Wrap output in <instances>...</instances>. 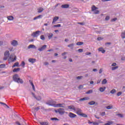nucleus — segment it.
I'll use <instances>...</instances> for the list:
<instances>
[{"mask_svg": "<svg viewBox=\"0 0 125 125\" xmlns=\"http://www.w3.org/2000/svg\"><path fill=\"white\" fill-rule=\"evenodd\" d=\"M13 80L16 83H23V80L19 77V75L18 74H15L13 76Z\"/></svg>", "mask_w": 125, "mask_h": 125, "instance_id": "nucleus-1", "label": "nucleus"}, {"mask_svg": "<svg viewBox=\"0 0 125 125\" xmlns=\"http://www.w3.org/2000/svg\"><path fill=\"white\" fill-rule=\"evenodd\" d=\"M16 56L15 55H11L8 59V61L9 63H11L12 62H14V61H16Z\"/></svg>", "mask_w": 125, "mask_h": 125, "instance_id": "nucleus-2", "label": "nucleus"}, {"mask_svg": "<svg viewBox=\"0 0 125 125\" xmlns=\"http://www.w3.org/2000/svg\"><path fill=\"white\" fill-rule=\"evenodd\" d=\"M98 8L96 7L95 5H93L91 7V11L94 12V14H99V10H97Z\"/></svg>", "mask_w": 125, "mask_h": 125, "instance_id": "nucleus-3", "label": "nucleus"}, {"mask_svg": "<svg viewBox=\"0 0 125 125\" xmlns=\"http://www.w3.org/2000/svg\"><path fill=\"white\" fill-rule=\"evenodd\" d=\"M56 113H59L60 115H64L65 114V110L63 108H59L57 110H55Z\"/></svg>", "mask_w": 125, "mask_h": 125, "instance_id": "nucleus-4", "label": "nucleus"}, {"mask_svg": "<svg viewBox=\"0 0 125 125\" xmlns=\"http://www.w3.org/2000/svg\"><path fill=\"white\" fill-rule=\"evenodd\" d=\"M9 55H10L9 51H6L4 53V57L3 58V60H7V58H8V56H9Z\"/></svg>", "mask_w": 125, "mask_h": 125, "instance_id": "nucleus-5", "label": "nucleus"}, {"mask_svg": "<svg viewBox=\"0 0 125 125\" xmlns=\"http://www.w3.org/2000/svg\"><path fill=\"white\" fill-rule=\"evenodd\" d=\"M40 33H41V31H37L35 32H33L31 36L32 37H34V38H37V37H39L40 36Z\"/></svg>", "mask_w": 125, "mask_h": 125, "instance_id": "nucleus-6", "label": "nucleus"}, {"mask_svg": "<svg viewBox=\"0 0 125 125\" xmlns=\"http://www.w3.org/2000/svg\"><path fill=\"white\" fill-rule=\"evenodd\" d=\"M54 107L55 108H58V107H60V108H64V105H65L64 104H53Z\"/></svg>", "mask_w": 125, "mask_h": 125, "instance_id": "nucleus-7", "label": "nucleus"}, {"mask_svg": "<svg viewBox=\"0 0 125 125\" xmlns=\"http://www.w3.org/2000/svg\"><path fill=\"white\" fill-rule=\"evenodd\" d=\"M46 47H47V45H44L42 46L41 47L39 48L38 49V50H39V51H43V50H44V49H45V48H46Z\"/></svg>", "mask_w": 125, "mask_h": 125, "instance_id": "nucleus-8", "label": "nucleus"}, {"mask_svg": "<svg viewBox=\"0 0 125 125\" xmlns=\"http://www.w3.org/2000/svg\"><path fill=\"white\" fill-rule=\"evenodd\" d=\"M12 45L13 46H16V45H18V42H17V41L16 40H13L11 42Z\"/></svg>", "mask_w": 125, "mask_h": 125, "instance_id": "nucleus-9", "label": "nucleus"}, {"mask_svg": "<svg viewBox=\"0 0 125 125\" xmlns=\"http://www.w3.org/2000/svg\"><path fill=\"white\" fill-rule=\"evenodd\" d=\"M76 114H77L78 115H79L80 116L82 115V109L80 108H77L76 109Z\"/></svg>", "mask_w": 125, "mask_h": 125, "instance_id": "nucleus-10", "label": "nucleus"}, {"mask_svg": "<svg viewBox=\"0 0 125 125\" xmlns=\"http://www.w3.org/2000/svg\"><path fill=\"white\" fill-rule=\"evenodd\" d=\"M28 61L29 62H30V63L34 64V63H35V62L37 61V60H36V59H29Z\"/></svg>", "mask_w": 125, "mask_h": 125, "instance_id": "nucleus-11", "label": "nucleus"}, {"mask_svg": "<svg viewBox=\"0 0 125 125\" xmlns=\"http://www.w3.org/2000/svg\"><path fill=\"white\" fill-rule=\"evenodd\" d=\"M69 110H72L73 111H76V108L74 105H69L68 106Z\"/></svg>", "mask_w": 125, "mask_h": 125, "instance_id": "nucleus-12", "label": "nucleus"}, {"mask_svg": "<svg viewBox=\"0 0 125 125\" xmlns=\"http://www.w3.org/2000/svg\"><path fill=\"white\" fill-rule=\"evenodd\" d=\"M98 50L99 51H101V52H102V53H105V52H106V51L105 50H104V49H103V47L99 48Z\"/></svg>", "mask_w": 125, "mask_h": 125, "instance_id": "nucleus-13", "label": "nucleus"}, {"mask_svg": "<svg viewBox=\"0 0 125 125\" xmlns=\"http://www.w3.org/2000/svg\"><path fill=\"white\" fill-rule=\"evenodd\" d=\"M69 116L70 117V118H75V117H76L77 115H76V114L72 112H70L69 114Z\"/></svg>", "mask_w": 125, "mask_h": 125, "instance_id": "nucleus-14", "label": "nucleus"}, {"mask_svg": "<svg viewBox=\"0 0 125 125\" xmlns=\"http://www.w3.org/2000/svg\"><path fill=\"white\" fill-rule=\"evenodd\" d=\"M29 83L30 84H31L34 91H36V89L35 88V85H34V83H33V82H32L31 80H29Z\"/></svg>", "mask_w": 125, "mask_h": 125, "instance_id": "nucleus-15", "label": "nucleus"}, {"mask_svg": "<svg viewBox=\"0 0 125 125\" xmlns=\"http://www.w3.org/2000/svg\"><path fill=\"white\" fill-rule=\"evenodd\" d=\"M70 5L69 4H63L62 5V8H69Z\"/></svg>", "mask_w": 125, "mask_h": 125, "instance_id": "nucleus-16", "label": "nucleus"}, {"mask_svg": "<svg viewBox=\"0 0 125 125\" xmlns=\"http://www.w3.org/2000/svg\"><path fill=\"white\" fill-rule=\"evenodd\" d=\"M58 19H59V17H55L53 20L52 24H54V23H55V22L57 21Z\"/></svg>", "mask_w": 125, "mask_h": 125, "instance_id": "nucleus-17", "label": "nucleus"}, {"mask_svg": "<svg viewBox=\"0 0 125 125\" xmlns=\"http://www.w3.org/2000/svg\"><path fill=\"white\" fill-rule=\"evenodd\" d=\"M88 123L89 125H91V124H92V125H99V124H98V123H97V122L89 121Z\"/></svg>", "mask_w": 125, "mask_h": 125, "instance_id": "nucleus-18", "label": "nucleus"}, {"mask_svg": "<svg viewBox=\"0 0 125 125\" xmlns=\"http://www.w3.org/2000/svg\"><path fill=\"white\" fill-rule=\"evenodd\" d=\"M43 10H44V9H43L42 7H40L38 9V13H41L42 12V11H43Z\"/></svg>", "mask_w": 125, "mask_h": 125, "instance_id": "nucleus-19", "label": "nucleus"}, {"mask_svg": "<svg viewBox=\"0 0 125 125\" xmlns=\"http://www.w3.org/2000/svg\"><path fill=\"white\" fill-rule=\"evenodd\" d=\"M28 48H34L35 49H36V48H37V47H36V46L34 44H30L28 46Z\"/></svg>", "mask_w": 125, "mask_h": 125, "instance_id": "nucleus-20", "label": "nucleus"}, {"mask_svg": "<svg viewBox=\"0 0 125 125\" xmlns=\"http://www.w3.org/2000/svg\"><path fill=\"white\" fill-rule=\"evenodd\" d=\"M8 20H9V21H11L12 20H13V19H14V18H13V17L12 16H8L7 17Z\"/></svg>", "mask_w": 125, "mask_h": 125, "instance_id": "nucleus-21", "label": "nucleus"}, {"mask_svg": "<svg viewBox=\"0 0 125 125\" xmlns=\"http://www.w3.org/2000/svg\"><path fill=\"white\" fill-rule=\"evenodd\" d=\"M19 71H20V68H18L14 69L13 72L14 73H17V72H19Z\"/></svg>", "mask_w": 125, "mask_h": 125, "instance_id": "nucleus-22", "label": "nucleus"}, {"mask_svg": "<svg viewBox=\"0 0 125 125\" xmlns=\"http://www.w3.org/2000/svg\"><path fill=\"white\" fill-rule=\"evenodd\" d=\"M88 99H89V98H88V97H84V98L80 99V101H84L85 100H88Z\"/></svg>", "mask_w": 125, "mask_h": 125, "instance_id": "nucleus-23", "label": "nucleus"}, {"mask_svg": "<svg viewBox=\"0 0 125 125\" xmlns=\"http://www.w3.org/2000/svg\"><path fill=\"white\" fill-rule=\"evenodd\" d=\"M40 124L41 125H48V123L46 122H40Z\"/></svg>", "mask_w": 125, "mask_h": 125, "instance_id": "nucleus-24", "label": "nucleus"}, {"mask_svg": "<svg viewBox=\"0 0 125 125\" xmlns=\"http://www.w3.org/2000/svg\"><path fill=\"white\" fill-rule=\"evenodd\" d=\"M53 37V34L50 33H49L48 36V38L49 40H50L51 39V38H52Z\"/></svg>", "mask_w": 125, "mask_h": 125, "instance_id": "nucleus-25", "label": "nucleus"}, {"mask_svg": "<svg viewBox=\"0 0 125 125\" xmlns=\"http://www.w3.org/2000/svg\"><path fill=\"white\" fill-rule=\"evenodd\" d=\"M34 95V97H35L36 98V99H37V100H38V101H40V100H42V97H41V96H39L38 97H36V96H35V94H33Z\"/></svg>", "mask_w": 125, "mask_h": 125, "instance_id": "nucleus-26", "label": "nucleus"}, {"mask_svg": "<svg viewBox=\"0 0 125 125\" xmlns=\"http://www.w3.org/2000/svg\"><path fill=\"white\" fill-rule=\"evenodd\" d=\"M19 66V62H17L14 63V64L12 66L13 68H14V67H18Z\"/></svg>", "mask_w": 125, "mask_h": 125, "instance_id": "nucleus-27", "label": "nucleus"}, {"mask_svg": "<svg viewBox=\"0 0 125 125\" xmlns=\"http://www.w3.org/2000/svg\"><path fill=\"white\" fill-rule=\"evenodd\" d=\"M106 89V87H100V91H101V92H103Z\"/></svg>", "mask_w": 125, "mask_h": 125, "instance_id": "nucleus-28", "label": "nucleus"}, {"mask_svg": "<svg viewBox=\"0 0 125 125\" xmlns=\"http://www.w3.org/2000/svg\"><path fill=\"white\" fill-rule=\"evenodd\" d=\"M68 47H70L71 49H73L74 47V43H71L67 45Z\"/></svg>", "mask_w": 125, "mask_h": 125, "instance_id": "nucleus-29", "label": "nucleus"}, {"mask_svg": "<svg viewBox=\"0 0 125 125\" xmlns=\"http://www.w3.org/2000/svg\"><path fill=\"white\" fill-rule=\"evenodd\" d=\"M102 84H106L107 83V80L106 79H104L103 81L102 82Z\"/></svg>", "mask_w": 125, "mask_h": 125, "instance_id": "nucleus-30", "label": "nucleus"}, {"mask_svg": "<svg viewBox=\"0 0 125 125\" xmlns=\"http://www.w3.org/2000/svg\"><path fill=\"white\" fill-rule=\"evenodd\" d=\"M106 109L107 110H110L111 109H113V105H108L106 107Z\"/></svg>", "mask_w": 125, "mask_h": 125, "instance_id": "nucleus-31", "label": "nucleus"}, {"mask_svg": "<svg viewBox=\"0 0 125 125\" xmlns=\"http://www.w3.org/2000/svg\"><path fill=\"white\" fill-rule=\"evenodd\" d=\"M40 39L42 41H44V40H45V38L44 37V35H41L40 36Z\"/></svg>", "mask_w": 125, "mask_h": 125, "instance_id": "nucleus-32", "label": "nucleus"}, {"mask_svg": "<svg viewBox=\"0 0 125 125\" xmlns=\"http://www.w3.org/2000/svg\"><path fill=\"white\" fill-rule=\"evenodd\" d=\"M80 116H82V117H83L84 118H87V115L85 114L82 113Z\"/></svg>", "mask_w": 125, "mask_h": 125, "instance_id": "nucleus-33", "label": "nucleus"}, {"mask_svg": "<svg viewBox=\"0 0 125 125\" xmlns=\"http://www.w3.org/2000/svg\"><path fill=\"white\" fill-rule=\"evenodd\" d=\"M94 104H95V102L93 101L88 103L89 105H94Z\"/></svg>", "mask_w": 125, "mask_h": 125, "instance_id": "nucleus-34", "label": "nucleus"}, {"mask_svg": "<svg viewBox=\"0 0 125 125\" xmlns=\"http://www.w3.org/2000/svg\"><path fill=\"white\" fill-rule=\"evenodd\" d=\"M21 66H22V67H23V68H25V62H24V61H22L21 62Z\"/></svg>", "mask_w": 125, "mask_h": 125, "instance_id": "nucleus-35", "label": "nucleus"}, {"mask_svg": "<svg viewBox=\"0 0 125 125\" xmlns=\"http://www.w3.org/2000/svg\"><path fill=\"white\" fill-rule=\"evenodd\" d=\"M76 44H77V45H82V44H83V42H78Z\"/></svg>", "mask_w": 125, "mask_h": 125, "instance_id": "nucleus-36", "label": "nucleus"}, {"mask_svg": "<svg viewBox=\"0 0 125 125\" xmlns=\"http://www.w3.org/2000/svg\"><path fill=\"white\" fill-rule=\"evenodd\" d=\"M118 68H119V66H114V67H112L111 70L112 71H114V70L118 69Z\"/></svg>", "mask_w": 125, "mask_h": 125, "instance_id": "nucleus-37", "label": "nucleus"}, {"mask_svg": "<svg viewBox=\"0 0 125 125\" xmlns=\"http://www.w3.org/2000/svg\"><path fill=\"white\" fill-rule=\"evenodd\" d=\"M115 92H116V89H113L110 91V93H111V94H114V93H115Z\"/></svg>", "mask_w": 125, "mask_h": 125, "instance_id": "nucleus-38", "label": "nucleus"}, {"mask_svg": "<svg viewBox=\"0 0 125 125\" xmlns=\"http://www.w3.org/2000/svg\"><path fill=\"white\" fill-rule=\"evenodd\" d=\"M51 120L52 121H59V119H57V118H52Z\"/></svg>", "mask_w": 125, "mask_h": 125, "instance_id": "nucleus-39", "label": "nucleus"}, {"mask_svg": "<svg viewBox=\"0 0 125 125\" xmlns=\"http://www.w3.org/2000/svg\"><path fill=\"white\" fill-rule=\"evenodd\" d=\"M92 90H90L89 91H88L87 92H86V94H89L90 93H92Z\"/></svg>", "mask_w": 125, "mask_h": 125, "instance_id": "nucleus-40", "label": "nucleus"}, {"mask_svg": "<svg viewBox=\"0 0 125 125\" xmlns=\"http://www.w3.org/2000/svg\"><path fill=\"white\" fill-rule=\"evenodd\" d=\"M76 79L77 80H81V79H83V76H78L76 77Z\"/></svg>", "mask_w": 125, "mask_h": 125, "instance_id": "nucleus-41", "label": "nucleus"}, {"mask_svg": "<svg viewBox=\"0 0 125 125\" xmlns=\"http://www.w3.org/2000/svg\"><path fill=\"white\" fill-rule=\"evenodd\" d=\"M117 116L118 117H120V118H124V115H123V114H118Z\"/></svg>", "mask_w": 125, "mask_h": 125, "instance_id": "nucleus-42", "label": "nucleus"}, {"mask_svg": "<svg viewBox=\"0 0 125 125\" xmlns=\"http://www.w3.org/2000/svg\"><path fill=\"white\" fill-rule=\"evenodd\" d=\"M117 20H118V19H117V18L112 19L111 20V22H115V21H117Z\"/></svg>", "mask_w": 125, "mask_h": 125, "instance_id": "nucleus-43", "label": "nucleus"}, {"mask_svg": "<svg viewBox=\"0 0 125 125\" xmlns=\"http://www.w3.org/2000/svg\"><path fill=\"white\" fill-rule=\"evenodd\" d=\"M110 19V17L109 16H106L105 18V20L106 21H108V20H109Z\"/></svg>", "mask_w": 125, "mask_h": 125, "instance_id": "nucleus-44", "label": "nucleus"}, {"mask_svg": "<svg viewBox=\"0 0 125 125\" xmlns=\"http://www.w3.org/2000/svg\"><path fill=\"white\" fill-rule=\"evenodd\" d=\"M77 24H79V25H83L85 24V23H84V22H78Z\"/></svg>", "mask_w": 125, "mask_h": 125, "instance_id": "nucleus-45", "label": "nucleus"}, {"mask_svg": "<svg viewBox=\"0 0 125 125\" xmlns=\"http://www.w3.org/2000/svg\"><path fill=\"white\" fill-rule=\"evenodd\" d=\"M117 96H121V95H122V92H119L117 93Z\"/></svg>", "mask_w": 125, "mask_h": 125, "instance_id": "nucleus-46", "label": "nucleus"}, {"mask_svg": "<svg viewBox=\"0 0 125 125\" xmlns=\"http://www.w3.org/2000/svg\"><path fill=\"white\" fill-rule=\"evenodd\" d=\"M54 27H61V24H57V25H55L54 26Z\"/></svg>", "mask_w": 125, "mask_h": 125, "instance_id": "nucleus-47", "label": "nucleus"}, {"mask_svg": "<svg viewBox=\"0 0 125 125\" xmlns=\"http://www.w3.org/2000/svg\"><path fill=\"white\" fill-rule=\"evenodd\" d=\"M102 40H103V38L102 37H98L97 38V40L98 41H102Z\"/></svg>", "mask_w": 125, "mask_h": 125, "instance_id": "nucleus-48", "label": "nucleus"}, {"mask_svg": "<svg viewBox=\"0 0 125 125\" xmlns=\"http://www.w3.org/2000/svg\"><path fill=\"white\" fill-rule=\"evenodd\" d=\"M34 109L35 111H39V110H40V107H35Z\"/></svg>", "mask_w": 125, "mask_h": 125, "instance_id": "nucleus-49", "label": "nucleus"}, {"mask_svg": "<svg viewBox=\"0 0 125 125\" xmlns=\"http://www.w3.org/2000/svg\"><path fill=\"white\" fill-rule=\"evenodd\" d=\"M83 85H80L79 86L78 88H79V89H81L83 88Z\"/></svg>", "mask_w": 125, "mask_h": 125, "instance_id": "nucleus-50", "label": "nucleus"}, {"mask_svg": "<svg viewBox=\"0 0 125 125\" xmlns=\"http://www.w3.org/2000/svg\"><path fill=\"white\" fill-rule=\"evenodd\" d=\"M78 51L79 52H83V49H78Z\"/></svg>", "mask_w": 125, "mask_h": 125, "instance_id": "nucleus-51", "label": "nucleus"}, {"mask_svg": "<svg viewBox=\"0 0 125 125\" xmlns=\"http://www.w3.org/2000/svg\"><path fill=\"white\" fill-rule=\"evenodd\" d=\"M101 115L102 116H105L106 115V113H105V112H103L101 113Z\"/></svg>", "mask_w": 125, "mask_h": 125, "instance_id": "nucleus-52", "label": "nucleus"}, {"mask_svg": "<svg viewBox=\"0 0 125 125\" xmlns=\"http://www.w3.org/2000/svg\"><path fill=\"white\" fill-rule=\"evenodd\" d=\"M16 124L18 125H21L20 122H16Z\"/></svg>", "mask_w": 125, "mask_h": 125, "instance_id": "nucleus-53", "label": "nucleus"}, {"mask_svg": "<svg viewBox=\"0 0 125 125\" xmlns=\"http://www.w3.org/2000/svg\"><path fill=\"white\" fill-rule=\"evenodd\" d=\"M111 66H117V63H112Z\"/></svg>", "mask_w": 125, "mask_h": 125, "instance_id": "nucleus-54", "label": "nucleus"}, {"mask_svg": "<svg viewBox=\"0 0 125 125\" xmlns=\"http://www.w3.org/2000/svg\"><path fill=\"white\" fill-rule=\"evenodd\" d=\"M102 71H103L102 68L100 69L99 71V74H101L102 73Z\"/></svg>", "mask_w": 125, "mask_h": 125, "instance_id": "nucleus-55", "label": "nucleus"}, {"mask_svg": "<svg viewBox=\"0 0 125 125\" xmlns=\"http://www.w3.org/2000/svg\"><path fill=\"white\" fill-rule=\"evenodd\" d=\"M2 104L3 105H5V106H6L7 107H8V106H7V105H6V104L3 103H0V104Z\"/></svg>", "mask_w": 125, "mask_h": 125, "instance_id": "nucleus-56", "label": "nucleus"}, {"mask_svg": "<svg viewBox=\"0 0 125 125\" xmlns=\"http://www.w3.org/2000/svg\"><path fill=\"white\" fill-rule=\"evenodd\" d=\"M93 72H97V69H96V68H94V69H93Z\"/></svg>", "mask_w": 125, "mask_h": 125, "instance_id": "nucleus-57", "label": "nucleus"}, {"mask_svg": "<svg viewBox=\"0 0 125 125\" xmlns=\"http://www.w3.org/2000/svg\"><path fill=\"white\" fill-rule=\"evenodd\" d=\"M50 51H53V49H50V50H47V52H50Z\"/></svg>", "mask_w": 125, "mask_h": 125, "instance_id": "nucleus-58", "label": "nucleus"}, {"mask_svg": "<svg viewBox=\"0 0 125 125\" xmlns=\"http://www.w3.org/2000/svg\"><path fill=\"white\" fill-rule=\"evenodd\" d=\"M91 54V53L89 52V53H86V55H90Z\"/></svg>", "mask_w": 125, "mask_h": 125, "instance_id": "nucleus-59", "label": "nucleus"}, {"mask_svg": "<svg viewBox=\"0 0 125 125\" xmlns=\"http://www.w3.org/2000/svg\"><path fill=\"white\" fill-rule=\"evenodd\" d=\"M67 54V52H64L62 54V56H64V55Z\"/></svg>", "mask_w": 125, "mask_h": 125, "instance_id": "nucleus-60", "label": "nucleus"}, {"mask_svg": "<svg viewBox=\"0 0 125 125\" xmlns=\"http://www.w3.org/2000/svg\"><path fill=\"white\" fill-rule=\"evenodd\" d=\"M37 19H39V18H38V17H36L33 19V20H37Z\"/></svg>", "mask_w": 125, "mask_h": 125, "instance_id": "nucleus-61", "label": "nucleus"}, {"mask_svg": "<svg viewBox=\"0 0 125 125\" xmlns=\"http://www.w3.org/2000/svg\"><path fill=\"white\" fill-rule=\"evenodd\" d=\"M105 44V45H107V44L110 45V44H111V42H106Z\"/></svg>", "mask_w": 125, "mask_h": 125, "instance_id": "nucleus-62", "label": "nucleus"}, {"mask_svg": "<svg viewBox=\"0 0 125 125\" xmlns=\"http://www.w3.org/2000/svg\"><path fill=\"white\" fill-rule=\"evenodd\" d=\"M90 84H93V83H94V82L93 81H91L90 82Z\"/></svg>", "mask_w": 125, "mask_h": 125, "instance_id": "nucleus-63", "label": "nucleus"}, {"mask_svg": "<svg viewBox=\"0 0 125 125\" xmlns=\"http://www.w3.org/2000/svg\"><path fill=\"white\" fill-rule=\"evenodd\" d=\"M69 41V40L67 39H65L64 40V42H67Z\"/></svg>", "mask_w": 125, "mask_h": 125, "instance_id": "nucleus-64", "label": "nucleus"}]
</instances>
